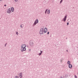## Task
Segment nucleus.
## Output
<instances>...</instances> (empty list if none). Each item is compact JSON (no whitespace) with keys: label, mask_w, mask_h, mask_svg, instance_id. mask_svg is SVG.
Returning a JSON list of instances; mask_svg holds the SVG:
<instances>
[{"label":"nucleus","mask_w":78,"mask_h":78,"mask_svg":"<svg viewBox=\"0 0 78 78\" xmlns=\"http://www.w3.org/2000/svg\"><path fill=\"white\" fill-rule=\"evenodd\" d=\"M44 31L45 33H47V28L45 27L44 29Z\"/></svg>","instance_id":"8"},{"label":"nucleus","mask_w":78,"mask_h":78,"mask_svg":"<svg viewBox=\"0 0 78 78\" xmlns=\"http://www.w3.org/2000/svg\"><path fill=\"white\" fill-rule=\"evenodd\" d=\"M0 1H2V0H0Z\"/></svg>","instance_id":"33"},{"label":"nucleus","mask_w":78,"mask_h":78,"mask_svg":"<svg viewBox=\"0 0 78 78\" xmlns=\"http://www.w3.org/2000/svg\"><path fill=\"white\" fill-rule=\"evenodd\" d=\"M29 44L30 47H33L34 45V43L33 42L30 41V42Z\"/></svg>","instance_id":"3"},{"label":"nucleus","mask_w":78,"mask_h":78,"mask_svg":"<svg viewBox=\"0 0 78 78\" xmlns=\"http://www.w3.org/2000/svg\"><path fill=\"white\" fill-rule=\"evenodd\" d=\"M66 39H67V37H66Z\"/></svg>","instance_id":"32"},{"label":"nucleus","mask_w":78,"mask_h":78,"mask_svg":"<svg viewBox=\"0 0 78 78\" xmlns=\"http://www.w3.org/2000/svg\"><path fill=\"white\" fill-rule=\"evenodd\" d=\"M11 10L10 9V8H9L7 11V13H8L9 14H10L11 13Z\"/></svg>","instance_id":"6"},{"label":"nucleus","mask_w":78,"mask_h":78,"mask_svg":"<svg viewBox=\"0 0 78 78\" xmlns=\"http://www.w3.org/2000/svg\"><path fill=\"white\" fill-rule=\"evenodd\" d=\"M66 51H67V52H68V50H66Z\"/></svg>","instance_id":"30"},{"label":"nucleus","mask_w":78,"mask_h":78,"mask_svg":"<svg viewBox=\"0 0 78 78\" xmlns=\"http://www.w3.org/2000/svg\"><path fill=\"white\" fill-rule=\"evenodd\" d=\"M26 47H27L26 45L25 44H23L21 46V48H26Z\"/></svg>","instance_id":"7"},{"label":"nucleus","mask_w":78,"mask_h":78,"mask_svg":"<svg viewBox=\"0 0 78 78\" xmlns=\"http://www.w3.org/2000/svg\"><path fill=\"white\" fill-rule=\"evenodd\" d=\"M20 50L22 52H23V51H26V48H21L20 49Z\"/></svg>","instance_id":"4"},{"label":"nucleus","mask_w":78,"mask_h":78,"mask_svg":"<svg viewBox=\"0 0 78 78\" xmlns=\"http://www.w3.org/2000/svg\"><path fill=\"white\" fill-rule=\"evenodd\" d=\"M75 78H77V76L76 75H74Z\"/></svg>","instance_id":"19"},{"label":"nucleus","mask_w":78,"mask_h":78,"mask_svg":"<svg viewBox=\"0 0 78 78\" xmlns=\"http://www.w3.org/2000/svg\"><path fill=\"white\" fill-rule=\"evenodd\" d=\"M67 15H66L65 16L64 18H63V21L64 22H66V19H67Z\"/></svg>","instance_id":"5"},{"label":"nucleus","mask_w":78,"mask_h":78,"mask_svg":"<svg viewBox=\"0 0 78 78\" xmlns=\"http://www.w3.org/2000/svg\"><path fill=\"white\" fill-rule=\"evenodd\" d=\"M60 78H63L62 76H61Z\"/></svg>","instance_id":"28"},{"label":"nucleus","mask_w":78,"mask_h":78,"mask_svg":"<svg viewBox=\"0 0 78 78\" xmlns=\"http://www.w3.org/2000/svg\"><path fill=\"white\" fill-rule=\"evenodd\" d=\"M11 10L12 11V12H14V9L13 7H12L11 8Z\"/></svg>","instance_id":"11"},{"label":"nucleus","mask_w":78,"mask_h":78,"mask_svg":"<svg viewBox=\"0 0 78 78\" xmlns=\"http://www.w3.org/2000/svg\"><path fill=\"white\" fill-rule=\"evenodd\" d=\"M16 34L17 35H18V32H16Z\"/></svg>","instance_id":"23"},{"label":"nucleus","mask_w":78,"mask_h":78,"mask_svg":"<svg viewBox=\"0 0 78 78\" xmlns=\"http://www.w3.org/2000/svg\"><path fill=\"white\" fill-rule=\"evenodd\" d=\"M44 33V29L43 28H41L40 31V34H42Z\"/></svg>","instance_id":"2"},{"label":"nucleus","mask_w":78,"mask_h":78,"mask_svg":"<svg viewBox=\"0 0 78 78\" xmlns=\"http://www.w3.org/2000/svg\"><path fill=\"white\" fill-rule=\"evenodd\" d=\"M66 76H67V75H65V77H66Z\"/></svg>","instance_id":"31"},{"label":"nucleus","mask_w":78,"mask_h":78,"mask_svg":"<svg viewBox=\"0 0 78 78\" xmlns=\"http://www.w3.org/2000/svg\"><path fill=\"white\" fill-rule=\"evenodd\" d=\"M4 6H6V5H4Z\"/></svg>","instance_id":"27"},{"label":"nucleus","mask_w":78,"mask_h":78,"mask_svg":"<svg viewBox=\"0 0 78 78\" xmlns=\"http://www.w3.org/2000/svg\"><path fill=\"white\" fill-rule=\"evenodd\" d=\"M67 64H69H69H70V61H68L67 62Z\"/></svg>","instance_id":"14"},{"label":"nucleus","mask_w":78,"mask_h":78,"mask_svg":"<svg viewBox=\"0 0 78 78\" xmlns=\"http://www.w3.org/2000/svg\"><path fill=\"white\" fill-rule=\"evenodd\" d=\"M67 25L68 26V25H69V22H68V23H67Z\"/></svg>","instance_id":"22"},{"label":"nucleus","mask_w":78,"mask_h":78,"mask_svg":"<svg viewBox=\"0 0 78 78\" xmlns=\"http://www.w3.org/2000/svg\"><path fill=\"white\" fill-rule=\"evenodd\" d=\"M62 1H63V0H61L60 1V3H61L62 2Z\"/></svg>","instance_id":"17"},{"label":"nucleus","mask_w":78,"mask_h":78,"mask_svg":"<svg viewBox=\"0 0 78 78\" xmlns=\"http://www.w3.org/2000/svg\"><path fill=\"white\" fill-rule=\"evenodd\" d=\"M19 76L20 78H22V73H20Z\"/></svg>","instance_id":"9"},{"label":"nucleus","mask_w":78,"mask_h":78,"mask_svg":"<svg viewBox=\"0 0 78 78\" xmlns=\"http://www.w3.org/2000/svg\"><path fill=\"white\" fill-rule=\"evenodd\" d=\"M29 50V51H31V49H30Z\"/></svg>","instance_id":"29"},{"label":"nucleus","mask_w":78,"mask_h":78,"mask_svg":"<svg viewBox=\"0 0 78 78\" xmlns=\"http://www.w3.org/2000/svg\"><path fill=\"white\" fill-rule=\"evenodd\" d=\"M38 55H39V56H41V55H42V54L41 53H39V54H38Z\"/></svg>","instance_id":"18"},{"label":"nucleus","mask_w":78,"mask_h":78,"mask_svg":"<svg viewBox=\"0 0 78 78\" xmlns=\"http://www.w3.org/2000/svg\"><path fill=\"white\" fill-rule=\"evenodd\" d=\"M7 43H6L5 44V47H6V45H7Z\"/></svg>","instance_id":"20"},{"label":"nucleus","mask_w":78,"mask_h":78,"mask_svg":"<svg viewBox=\"0 0 78 78\" xmlns=\"http://www.w3.org/2000/svg\"><path fill=\"white\" fill-rule=\"evenodd\" d=\"M20 27L21 28H23V27H24V26L23 25V24H21L20 25Z\"/></svg>","instance_id":"13"},{"label":"nucleus","mask_w":78,"mask_h":78,"mask_svg":"<svg viewBox=\"0 0 78 78\" xmlns=\"http://www.w3.org/2000/svg\"><path fill=\"white\" fill-rule=\"evenodd\" d=\"M50 10H48V11L47 13H48V14H50Z\"/></svg>","instance_id":"12"},{"label":"nucleus","mask_w":78,"mask_h":78,"mask_svg":"<svg viewBox=\"0 0 78 78\" xmlns=\"http://www.w3.org/2000/svg\"><path fill=\"white\" fill-rule=\"evenodd\" d=\"M47 34H49V32H48Z\"/></svg>","instance_id":"26"},{"label":"nucleus","mask_w":78,"mask_h":78,"mask_svg":"<svg viewBox=\"0 0 78 78\" xmlns=\"http://www.w3.org/2000/svg\"><path fill=\"white\" fill-rule=\"evenodd\" d=\"M39 23V20L38 19H37L34 22V23L33 25V27H34L35 25H36L37 23Z\"/></svg>","instance_id":"1"},{"label":"nucleus","mask_w":78,"mask_h":78,"mask_svg":"<svg viewBox=\"0 0 78 78\" xmlns=\"http://www.w3.org/2000/svg\"><path fill=\"white\" fill-rule=\"evenodd\" d=\"M48 10V9H46L45 12V14H46L47 13V10Z\"/></svg>","instance_id":"16"},{"label":"nucleus","mask_w":78,"mask_h":78,"mask_svg":"<svg viewBox=\"0 0 78 78\" xmlns=\"http://www.w3.org/2000/svg\"><path fill=\"white\" fill-rule=\"evenodd\" d=\"M69 67L70 69H71V68H72V64H69Z\"/></svg>","instance_id":"10"},{"label":"nucleus","mask_w":78,"mask_h":78,"mask_svg":"<svg viewBox=\"0 0 78 78\" xmlns=\"http://www.w3.org/2000/svg\"><path fill=\"white\" fill-rule=\"evenodd\" d=\"M60 62H62V59H61L60 60Z\"/></svg>","instance_id":"25"},{"label":"nucleus","mask_w":78,"mask_h":78,"mask_svg":"<svg viewBox=\"0 0 78 78\" xmlns=\"http://www.w3.org/2000/svg\"><path fill=\"white\" fill-rule=\"evenodd\" d=\"M19 77L17 76H15V78H19Z\"/></svg>","instance_id":"15"},{"label":"nucleus","mask_w":78,"mask_h":78,"mask_svg":"<svg viewBox=\"0 0 78 78\" xmlns=\"http://www.w3.org/2000/svg\"><path fill=\"white\" fill-rule=\"evenodd\" d=\"M40 52H41L40 53L42 54V52H43V51H41Z\"/></svg>","instance_id":"24"},{"label":"nucleus","mask_w":78,"mask_h":78,"mask_svg":"<svg viewBox=\"0 0 78 78\" xmlns=\"http://www.w3.org/2000/svg\"><path fill=\"white\" fill-rule=\"evenodd\" d=\"M17 1H18V0H15V2H17Z\"/></svg>","instance_id":"21"}]
</instances>
